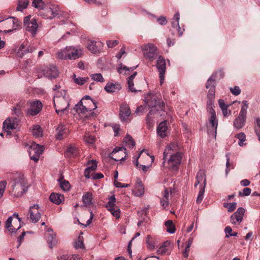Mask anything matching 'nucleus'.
<instances>
[{
	"mask_svg": "<svg viewBox=\"0 0 260 260\" xmlns=\"http://www.w3.org/2000/svg\"><path fill=\"white\" fill-rule=\"evenodd\" d=\"M67 154L71 156H76L78 154V148L76 147L70 146L67 151Z\"/></svg>",
	"mask_w": 260,
	"mask_h": 260,
	"instance_id": "obj_49",
	"label": "nucleus"
},
{
	"mask_svg": "<svg viewBox=\"0 0 260 260\" xmlns=\"http://www.w3.org/2000/svg\"><path fill=\"white\" fill-rule=\"evenodd\" d=\"M87 49L92 53L96 54L100 52L102 47L101 42H96L92 40H88L87 43Z\"/></svg>",
	"mask_w": 260,
	"mask_h": 260,
	"instance_id": "obj_21",
	"label": "nucleus"
},
{
	"mask_svg": "<svg viewBox=\"0 0 260 260\" xmlns=\"http://www.w3.org/2000/svg\"><path fill=\"white\" fill-rule=\"evenodd\" d=\"M31 132L33 136L37 138L42 136L43 134L41 127L38 125H34Z\"/></svg>",
	"mask_w": 260,
	"mask_h": 260,
	"instance_id": "obj_41",
	"label": "nucleus"
},
{
	"mask_svg": "<svg viewBox=\"0 0 260 260\" xmlns=\"http://www.w3.org/2000/svg\"><path fill=\"white\" fill-rule=\"evenodd\" d=\"M170 155L168 161V168L172 171H177L182 158L181 153L178 152V146L176 143L171 142L167 145L164 151V157Z\"/></svg>",
	"mask_w": 260,
	"mask_h": 260,
	"instance_id": "obj_2",
	"label": "nucleus"
},
{
	"mask_svg": "<svg viewBox=\"0 0 260 260\" xmlns=\"http://www.w3.org/2000/svg\"><path fill=\"white\" fill-rule=\"evenodd\" d=\"M160 239L155 236L148 235L146 239V243L147 248L150 250H153L159 247L158 252H161L162 245H160Z\"/></svg>",
	"mask_w": 260,
	"mask_h": 260,
	"instance_id": "obj_14",
	"label": "nucleus"
},
{
	"mask_svg": "<svg viewBox=\"0 0 260 260\" xmlns=\"http://www.w3.org/2000/svg\"><path fill=\"white\" fill-rule=\"evenodd\" d=\"M59 13V8L56 5H51L44 9L39 13L40 15L45 19H52Z\"/></svg>",
	"mask_w": 260,
	"mask_h": 260,
	"instance_id": "obj_12",
	"label": "nucleus"
},
{
	"mask_svg": "<svg viewBox=\"0 0 260 260\" xmlns=\"http://www.w3.org/2000/svg\"><path fill=\"white\" fill-rule=\"evenodd\" d=\"M88 168L91 170V171H94L97 167V162L95 160H91L89 161L87 163Z\"/></svg>",
	"mask_w": 260,
	"mask_h": 260,
	"instance_id": "obj_56",
	"label": "nucleus"
},
{
	"mask_svg": "<svg viewBox=\"0 0 260 260\" xmlns=\"http://www.w3.org/2000/svg\"><path fill=\"white\" fill-rule=\"evenodd\" d=\"M246 119V116L239 114L234 122V126L237 128H242L245 125Z\"/></svg>",
	"mask_w": 260,
	"mask_h": 260,
	"instance_id": "obj_32",
	"label": "nucleus"
},
{
	"mask_svg": "<svg viewBox=\"0 0 260 260\" xmlns=\"http://www.w3.org/2000/svg\"><path fill=\"white\" fill-rule=\"evenodd\" d=\"M226 174H228L231 169H234V165L233 164H231L230 161V154H226Z\"/></svg>",
	"mask_w": 260,
	"mask_h": 260,
	"instance_id": "obj_48",
	"label": "nucleus"
},
{
	"mask_svg": "<svg viewBox=\"0 0 260 260\" xmlns=\"http://www.w3.org/2000/svg\"><path fill=\"white\" fill-rule=\"evenodd\" d=\"M143 152V150L140 152V153L136 158V160L134 161V163L136 167L137 168H141L142 171L145 173L151 167L152 163L153 162L154 160V156H149V154L147 153L146 154V156L145 157V159H146V161H150V163L147 165H139L138 159L140 157L141 155L142 154ZM146 162H144V163H146Z\"/></svg>",
	"mask_w": 260,
	"mask_h": 260,
	"instance_id": "obj_16",
	"label": "nucleus"
},
{
	"mask_svg": "<svg viewBox=\"0 0 260 260\" xmlns=\"http://www.w3.org/2000/svg\"><path fill=\"white\" fill-rule=\"evenodd\" d=\"M29 3V2L28 0H19L16 10L18 11H23L24 9L27 7Z\"/></svg>",
	"mask_w": 260,
	"mask_h": 260,
	"instance_id": "obj_38",
	"label": "nucleus"
},
{
	"mask_svg": "<svg viewBox=\"0 0 260 260\" xmlns=\"http://www.w3.org/2000/svg\"><path fill=\"white\" fill-rule=\"evenodd\" d=\"M124 142L125 146L128 148H133L135 146V142L133 138L128 135H127L124 139Z\"/></svg>",
	"mask_w": 260,
	"mask_h": 260,
	"instance_id": "obj_39",
	"label": "nucleus"
},
{
	"mask_svg": "<svg viewBox=\"0 0 260 260\" xmlns=\"http://www.w3.org/2000/svg\"><path fill=\"white\" fill-rule=\"evenodd\" d=\"M137 73L136 72H135L129 78L127 81V83L128 85V88L130 91L132 92H137L141 91V89H139V86H138L137 84H136V86L138 89H136V88H135L134 87V79H135L136 76L137 75Z\"/></svg>",
	"mask_w": 260,
	"mask_h": 260,
	"instance_id": "obj_30",
	"label": "nucleus"
},
{
	"mask_svg": "<svg viewBox=\"0 0 260 260\" xmlns=\"http://www.w3.org/2000/svg\"><path fill=\"white\" fill-rule=\"evenodd\" d=\"M230 91L235 95H238L241 93V89L238 86H235L233 88L231 87Z\"/></svg>",
	"mask_w": 260,
	"mask_h": 260,
	"instance_id": "obj_60",
	"label": "nucleus"
},
{
	"mask_svg": "<svg viewBox=\"0 0 260 260\" xmlns=\"http://www.w3.org/2000/svg\"><path fill=\"white\" fill-rule=\"evenodd\" d=\"M30 219L32 222H38L41 218V213L38 205H34L29 209Z\"/></svg>",
	"mask_w": 260,
	"mask_h": 260,
	"instance_id": "obj_20",
	"label": "nucleus"
},
{
	"mask_svg": "<svg viewBox=\"0 0 260 260\" xmlns=\"http://www.w3.org/2000/svg\"><path fill=\"white\" fill-rule=\"evenodd\" d=\"M133 192L135 196L138 197L142 196L144 193V186L141 180L139 179H138L137 180L135 188Z\"/></svg>",
	"mask_w": 260,
	"mask_h": 260,
	"instance_id": "obj_28",
	"label": "nucleus"
},
{
	"mask_svg": "<svg viewBox=\"0 0 260 260\" xmlns=\"http://www.w3.org/2000/svg\"><path fill=\"white\" fill-rule=\"evenodd\" d=\"M47 242L50 248H52L56 243L55 235L53 234L52 230H48L46 234Z\"/></svg>",
	"mask_w": 260,
	"mask_h": 260,
	"instance_id": "obj_33",
	"label": "nucleus"
},
{
	"mask_svg": "<svg viewBox=\"0 0 260 260\" xmlns=\"http://www.w3.org/2000/svg\"><path fill=\"white\" fill-rule=\"evenodd\" d=\"M43 147L35 143H32L29 147L28 152L31 159L37 162L40 155L43 152Z\"/></svg>",
	"mask_w": 260,
	"mask_h": 260,
	"instance_id": "obj_13",
	"label": "nucleus"
},
{
	"mask_svg": "<svg viewBox=\"0 0 260 260\" xmlns=\"http://www.w3.org/2000/svg\"><path fill=\"white\" fill-rule=\"evenodd\" d=\"M90 217L87 220V221H86V223L85 224H84V223H80V224H82L83 225H84V227H86L88 225H89L92 222V219L93 218V216H94V215L92 213V211H90Z\"/></svg>",
	"mask_w": 260,
	"mask_h": 260,
	"instance_id": "obj_63",
	"label": "nucleus"
},
{
	"mask_svg": "<svg viewBox=\"0 0 260 260\" xmlns=\"http://www.w3.org/2000/svg\"><path fill=\"white\" fill-rule=\"evenodd\" d=\"M18 125L16 118H8L3 123V129L7 132L15 129Z\"/></svg>",
	"mask_w": 260,
	"mask_h": 260,
	"instance_id": "obj_19",
	"label": "nucleus"
},
{
	"mask_svg": "<svg viewBox=\"0 0 260 260\" xmlns=\"http://www.w3.org/2000/svg\"><path fill=\"white\" fill-rule=\"evenodd\" d=\"M179 19L180 15L178 12L174 15L173 18V21L171 23L172 28L177 31L178 36L180 37L183 34V32L184 30V29H182L180 27L179 24Z\"/></svg>",
	"mask_w": 260,
	"mask_h": 260,
	"instance_id": "obj_25",
	"label": "nucleus"
},
{
	"mask_svg": "<svg viewBox=\"0 0 260 260\" xmlns=\"http://www.w3.org/2000/svg\"><path fill=\"white\" fill-rule=\"evenodd\" d=\"M71 255L64 254L58 257V260H71Z\"/></svg>",
	"mask_w": 260,
	"mask_h": 260,
	"instance_id": "obj_64",
	"label": "nucleus"
},
{
	"mask_svg": "<svg viewBox=\"0 0 260 260\" xmlns=\"http://www.w3.org/2000/svg\"><path fill=\"white\" fill-rule=\"evenodd\" d=\"M159 73L160 84H162V57L159 55L155 65Z\"/></svg>",
	"mask_w": 260,
	"mask_h": 260,
	"instance_id": "obj_34",
	"label": "nucleus"
},
{
	"mask_svg": "<svg viewBox=\"0 0 260 260\" xmlns=\"http://www.w3.org/2000/svg\"><path fill=\"white\" fill-rule=\"evenodd\" d=\"M90 76L91 79L95 81L100 82H104V79L101 73L93 74H92Z\"/></svg>",
	"mask_w": 260,
	"mask_h": 260,
	"instance_id": "obj_50",
	"label": "nucleus"
},
{
	"mask_svg": "<svg viewBox=\"0 0 260 260\" xmlns=\"http://www.w3.org/2000/svg\"><path fill=\"white\" fill-rule=\"evenodd\" d=\"M57 134L56 138L58 140H61L63 137L67 135L68 132V128L67 126L62 123L59 124L56 129Z\"/></svg>",
	"mask_w": 260,
	"mask_h": 260,
	"instance_id": "obj_27",
	"label": "nucleus"
},
{
	"mask_svg": "<svg viewBox=\"0 0 260 260\" xmlns=\"http://www.w3.org/2000/svg\"><path fill=\"white\" fill-rule=\"evenodd\" d=\"M24 24L26 27V30L30 32L34 37L37 34L39 27L37 19L30 15L27 16L24 19Z\"/></svg>",
	"mask_w": 260,
	"mask_h": 260,
	"instance_id": "obj_10",
	"label": "nucleus"
},
{
	"mask_svg": "<svg viewBox=\"0 0 260 260\" xmlns=\"http://www.w3.org/2000/svg\"><path fill=\"white\" fill-rule=\"evenodd\" d=\"M201 184L200 188L202 187V188H205L206 186V178H205V172L203 170H200L197 173L196 176V182L194 184L195 187H196L198 184Z\"/></svg>",
	"mask_w": 260,
	"mask_h": 260,
	"instance_id": "obj_26",
	"label": "nucleus"
},
{
	"mask_svg": "<svg viewBox=\"0 0 260 260\" xmlns=\"http://www.w3.org/2000/svg\"><path fill=\"white\" fill-rule=\"evenodd\" d=\"M245 210L243 208H239L237 211L231 216V221L233 224H239L243 219Z\"/></svg>",
	"mask_w": 260,
	"mask_h": 260,
	"instance_id": "obj_23",
	"label": "nucleus"
},
{
	"mask_svg": "<svg viewBox=\"0 0 260 260\" xmlns=\"http://www.w3.org/2000/svg\"><path fill=\"white\" fill-rule=\"evenodd\" d=\"M49 199L51 202L59 205L64 201V196L61 194L52 193L49 197Z\"/></svg>",
	"mask_w": 260,
	"mask_h": 260,
	"instance_id": "obj_31",
	"label": "nucleus"
},
{
	"mask_svg": "<svg viewBox=\"0 0 260 260\" xmlns=\"http://www.w3.org/2000/svg\"><path fill=\"white\" fill-rule=\"evenodd\" d=\"M119 44V41L117 40H107L106 44L109 48H113Z\"/></svg>",
	"mask_w": 260,
	"mask_h": 260,
	"instance_id": "obj_58",
	"label": "nucleus"
},
{
	"mask_svg": "<svg viewBox=\"0 0 260 260\" xmlns=\"http://www.w3.org/2000/svg\"><path fill=\"white\" fill-rule=\"evenodd\" d=\"M21 218L17 213H15L12 216L8 218L5 227L11 233L17 231L21 228Z\"/></svg>",
	"mask_w": 260,
	"mask_h": 260,
	"instance_id": "obj_9",
	"label": "nucleus"
},
{
	"mask_svg": "<svg viewBox=\"0 0 260 260\" xmlns=\"http://www.w3.org/2000/svg\"><path fill=\"white\" fill-rule=\"evenodd\" d=\"M157 136L160 137V139L162 138V122L159 123L156 129Z\"/></svg>",
	"mask_w": 260,
	"mask_h": 260,
	"instance_id": "obj_61",
	"label": "nucleus"
},
{
	"mask_svg": "<svg viewBox=\"0 0 260 260\" xmlns=\"http://www.w3.org/2000/svg\"><path fill=\"white\" fill-rule=\"evenodd\" d=\"M131 114V111L128 105L123 104L120 107L119 116L123 121H127L128 117Z\"/></svg>",
	"mask_w": 260,
	"mask_h": 260,
	"instance_id": "obj_22",
	"label": "nucleus"
},
{
	"mask_svg": "<svg viewBox=\"0 0 260 260\" xmlns=\"http://www.w3.org/2000/svg\"><path fill=\"white\" fill-rule=\"evenodd\" d=\"M73 78L75 82L80 85H83L85 83H86L87 80H88V77H77L75 74H74L73 75Z\"/></svg>",
	"mask_w": 260,
	"mask_h": 260,
	"instance_id": "obj_42",
	"label": "nucleus"
},
{
	"mask_svg": "<svg viewBox=\"0 0 260 260\" xmlns=\"http://www.w3.org/2000/svg\"><path fill=\"white\" fill-rule=\"evenodd\" d=\"M84 141L87 144H92L95 141V138L94 136L92 135L89 133H87L84 136Z\"/></svg>",
	"mask_w": 260,
	"mask_h": 260,
	"instance_id": "obj_44",
	"label": "nucleus"
},
{
	"mask_svg": "<svg viewBox=\"0 0 260 260\" xmlns=\"http://www.w3.org/2000/svg\"><path fill=\"white\" fill-rule=\"evenodd\" d=\"M166 110L168 111H166L167 116L165 117V119H164V138L170 134V127L169 126V125L170 123L172 122L173 120L172 115L173 111L172 108L168 106L166 107L164 104V111H166Z\"/></svg>",
	"mask_w": 260,
	"mask_h": 260,
	"instance_id": "obj_11",
	"label": "nucleus"
},
{
	"mask_svg": "<svg viewBox=\"0 0 260 260\" xmlns=\"http://www.w3.org/2000/svg\"><path fill=\"white\" fill-rule=\"evenodd\" d=\"M32 6L42 11L45 8L46 5L42 0H33Z\"/></svg>",
	"mask_w": 260,
	"mask_h": 260,
	"instance_id": "obj_40",
	"label": "nucleus"
},
{
	"mask_svg": "<svg viewBox=\"0 0 260 260\" xmlns=\"http://www.w3.org/2000/svg\"><path fill=\"white\" fill-rule=\"evenodd\" d=\"M242 104H243V105L241 107V109L240 110L239 114H241V115H242L244 116H246L247 109L248 108V104L247 102L246 101H243Z\"/></svg>",
	"mask_w": 260,
	"mask_h": 260,
	"instance_id": "obj_53",
	"label": "nucleus"
},
{
	"mask_svg": "<svg viewBox=\"0 0 260 260\" xmlns=\"http://www.w3.org/2000/svg\"><path fill=\"white\" fill-rule=\"evenodd\" d=\"M125 150L126 149L123 147L115 148L110 154V157L116 161L122 160L126 155Z\"/></svg>",
	"mask_w": 260,
	"mask_h": 260,
	"instance_id": "obj_18",
	"label": "nucleus"
},
{
	"mask_svg": "<svg viewBox=\"0 0 260 260\" xmlns=\"http://www.w3.org/2000/svg\"><path fill=\"white\" fill-rule=\"evenodd\" d=\"M121 88L120 84L118 83L109 82L106 84L104 88L107 92L111 93L119 91Z\"/></svg>",
	"mask_w": 260,
	"mask_h": 260,
	"instance_id": "obj_29",
	"label": "nucleus"
},
{
	"mask_svg": "<svg viewBox=\"0 0 260 260\" xmlns=\"http://www.w3.org/2000/svg\"><path fill=\"white\" fill-rule=\"evenodd\" d=\"M236 138L239 139L238 144L240 146H243L246 144H244L243 142L246 140V136L243 133H240L237 134L235 136Z\"/></svg>",
	"mask_w": 260,
	"mask_h": 260,
	"instance_id": "obj_47",
	"label": "nucleus"
},
{
	"mask_svg": "<svg viewBox=\"0 0 260 260\" xmlns=\"http://www.w3.org/2000/svg\"><path fill=\"white\" fill-rule=\"evenodd\" d=\"M54 106L56 113L60 116L68 113L69 96L64 90L58 91L54 96Z\"/></svg>",
	"mask_w": 260,
	"mask_h": 260,
	"instance_id": "obj_3",
	"label": "nucleus"
},
{
	"mask_svg": "<svg viewBox=\"0 0 260 260\" xmlns=\"http://www.w3.org/2000/svg\"><path fill=\"white\" fill-rule=\"evenodd\" d=\"M145 105L148 108H151L149 113L147 120L150 115L154 114L156 117L158 115L161 116V111L162 110V106L160 105V95H157L156 94H150L145 98Z\"/></svg>",
	"mask_w": 260,
	"mask_h": 260,
	"instance_id": "obj_5",
	"label": "nucleus"
},
{
	"mask_svg": "<svg viewBox=\"0 0 260 260\" xmlns=\"http://www.w3.org/2000/svg\"><path fill=\"white\" fill-rule=\"evenodd\" d=\"M144 57L150 61H153L157 56V47L153 43H148L141 47Z\"/></svg>",
	"mask_w": 260,
	"mask_h": 260,
	"instance_id": "obj_8",
	"label": "nucleus"
},
{
	"mask_svg": "<svg viewBox=\"0 0 260 260\" xmlns=\"http://www.w3.org/2000/svg\"><path fill=\"white\" fill-rule=\"evenodd\" d=\"M42 104L40 101H34L29 102V108L27 110L26 114L35 116L40 112L42 109Z\"/></svg>",
	"mask_w": 260,
	"mask_h": 260,
	"instance_id": "obj_17",
	"label": "nucleus"
},
{
	"mask_svg": "<svg viewBox=\"0 0 260 260\" xmlns=\"http://www.w3.org/2000/svg\"><path fill=\"white\" fill-rule=\"evenodd\" d=\"M74 247L76 249L84 248L83 243V237L82 236H79L78 237V239L74 243Z\"/></svg>",
	"mask_w": 260,
	"mask_h": 260,
	"instance_id": "obj_45",
	"label": "nucleus"
},
{
	"mask_svg": "<svg viewBox=\"0 0 260 260\" xmlns=\"http://www.w3.org/2000/svg\"><path fill=\"white\" fill-rule=\"evenodd\" d=\"M93 199L92 194L91 192H87L82 197V201L85 206H89L92 205V200Z\"/></svg>",
	"mask_w": 260,
	"mask_h": 260,
	"instance_id": "obj_36",
	"label": "nucleus"
},
{
	"mask_svg": "<svg viewBox=\"0 0 260 260\" xmlns=\"http://www.w3.org/2000/svg\"><path fill=\"white\" fill-rule=\"evenodd\" d=\"M96 108V103L89 95H85L76 105L74 109L81 118L86 119L95 116L92 110Z\"/></svg>",
	"mask_w": 260,
	"mask_h": 260,
	"instance_id": "obj_1",
	"label": "nucleus"
},
{
	"mask_svg": "<svg viewBox=\"0 0 260 260\" xmlns=\"http://www.w3.org/2000/svg\"><path fill=\"white\" fill-rule=\"evenodd\" d=\"M83 54V48L79 46H68L56 53L58 59L75 60Z\"/></svg>",
	"mask_w": 260,
	"mask_h": 260,
	"instance_id": "obj_4",
	"label": "nucleus"
},
{
	"mask_svg": "<svg viewBox=\"0 0 260 260\" xmlns=\"http://www.w3.org/2000/svg\"><path fill=\"white\" fill-rule=\"evenodd\" d=\"M44 75L50 79L55 78L58 75V71L55 67H45L43 70Z\"/></svg>",
	"mask_w": 260,
	"mask_h": 260,
	"instance_id": "obj_24",
	"label": "nucleus"
},
{
	"mask_svg": "<svg viewBox=\"0 0 260 260\" xmlns=\"http://www.w3.org/2000/svg\"><path fill=\"white\" fill-rule=\"evenodd\" d=\"M21 107L22 106L20 105H17L16 106L14 107L12 109V114L18 117L22 116L23 114L21 110Z\"/></svg>",
	"mask_w": 260,
	"mask_h": 260,
	"instance_id": "obj_46",
	"label": "nucleus"
},
{
	"mask_svg": "<svg viewBox=\"0 0 260 260\" xmlns=\"http://www.w3.org/2000/svg\"><path fill=\"white\" fill-rule=\"evenodd\" d=\"M28 186L27 180L22 177L15 181L12 189L10 190V194L13 197L19 198L27 190Z\"/></svg>",
	"mask_w": 260,
	"mask_h": 260,
	"instance_id": "obj_6",
	"label": "nucleus"
},
{
	"mask_svg": "<svg viewBox=\"0 0 260 260\" xmlns=\"http://www.w3.org/2000/svg\"><path fill=\"white\" fill-rule=\"evenodd\" d=\"M251 191V189L250 188L246 187L243 189L242 192L239 191V195L241 197L247 196L250 194Z\"/></svg>",
	"mask_w": 260,
	"mask_h": 260,
	"instance_id": "obj_57",
	"label": "nucleus"
},
{
	"mask_svg": "<svg viewBox=\"0 0 260 260\" xmlns=\"http://www.w3.org/2000/svg\"><path fill=\"white\" fill-rule=\"evenodd\" d=\"M20 20L15 17H11L5 20L0 21V26L4 29V32L8 33L18 29L21 26ZM2 30H0V32Z\"/></svg>",
	"mask_w": 260,
	"mask_h": 260,
	"instance_id": "obj_7",
	"label": "nucleus"
},
{
	"mask_svg": "<svg viewBox=\"0 0 260 260\" xmlns=\"http://www.w3.org/2000/svg\"><path fill=\"white\" fill-rule=\"evenodd\" d=\"M204 192H205V188H202V187H201L200 188V190L199 192L198 198L197 199V203L198 204L201 203V202L202 201L203 198H204Z\"/></svg>",
	"mask_w": 260,
	"mask_h": 260,
	"instance_id": "obj_55",
	"label": "nucleus"
},
{
	"mask_svg": "<svg viewBox=\"0 0 260 260\" xmlns=\"http://www.w3.org/2000/svg\"><path fill=\"white\" fill-rule=\"evenodd\" d=\"M116 202V199L114 196H112L109 199V201L106 205V207L108 210H114V208H115Z\"/></svg>",
	"mask_w": 260,
	"mask_h": 260,
	"instance_id": "obj_43",
	"label": "nucleus"
},
{
	"mask_svg": "<svg viewBox=\"0 0 260 260\" xmlns=\"http://www.w3.org/2000/svg\"><path fill=\"white\" fill-rule=\"evenodd\" d=\"M165 225L167 228L166 230L168 233L173 234L175 232V226L172 220H168L166 221L165 222Z\"/></svg>",
	"mask_w": 260,
	"mask_h": 260,
	"instance_id": "obj_37",
	"label": "nucleus"
},
{
	"mask_svg": "<svg viewBox=\"0 0 260 260\" xmlns=\"http://www.w3.org/2000/svg\"><path fill=\"white\" fill-rule=\"evenodd\" d=\"M224 207L228 209V212H232L236 208L237 203L235 202L229 204L224 203Z\"/></svg>",
	"mask_w": 260,
	"mask_h": 260,
	"instance_id": "obj_51",
	"label": "nucleus"
},
{
	"mask_svg": "<svg viewBox=\"0 0 260 260\" xmlns=\"http://www.w3.org/2000/svg\"><path fill=\"white\" fill-rule=\"evenodd\" d=\"M206 87L207 89H211L213 88V89L215 88V80L213 79L212 77H211L208 80L206 84Z\"/></svg>",
	"mask_w": 260,
	"mask_h": 260,
	"instance_id": "obj_52",
	"label": "nucleus"
},
{
	"mask_svg": "<svg viewBox=\"0 0 260 260\" xmlns=\"http://www.w3.org/2000/svg\"><path fill=\"white\" fill-rule=\"evenodd\" d=\"M7 182L6 181L0 182V199L3 197L5 192Z\"/></svg>",
	"mask_w": 260,
	"mask_h": 260,
	"instance_id": "obj_59",
	"label": "nucleus"
},
{
	"mask_svg": "<svg viewBox=\"0 0 260 260\" xmlns=\"http://www.w3.org/2000/svg\"><path fill=\"white\" fill-rule=\"evenodd\" d=\"M60 187L62 190L68 191L70 188V184L69 181L63 180L60 182Z\"/></svg>",
	"mask_w": 260,
	"mask_h": 260,
	"instance_id": "obj_54",
	"label": "nucleus"
},
{
	"mask_svg": "<svg viewBox=\"0 0 260 260\" xmlns=\"http://www.w3.org/2000/svg\"><path fill=\"white\" fill-rule=\"evenodd\" d=\"M208 112L210 114V117L209 118V125L210 127L209 129V133L213 134H215L216 135V131L217 127L218 125V120L216 118V113L213 109V108L209 107L208 109H207Z\"/></svg>",
	"mask_w": 260,
	"mask_h": 260,
	"instance_id": "obj_15",
	"label": "nucleus"
},
{
	"mask_svg": "<svg viewBox=\"0 0 260 260\" xmlns=\"http://www.w3.org/2000/svg\"><path fill=\"white\" fill-rule=\"evenodd\" d=\"M125 47L124 45L123 46V47L120 49V51L118 52V53L116 55V57L118 59H120L124 54L125 53Z\"/></svg>",
	"mask_w": 260,
	"mask_h": 260,
	"instance_id": "obj_62",
	"label": "nucleus"
},
{
	"mask_svg": "<svg viewBox=\"0 0 260 260\" xmlns=\"http://www.w3.org/2000/svg\"><path fill=\"white\" fill-rule=\"evenodd\" d=\"M208 102H207V109L209 107L213 108L214 106V100L215 98V89L213 88L209 89L208 93L207 95Z\"/></svg>",
	"mask_w": 260,
	"mask_h": 260,
	"instance_id": "obj_35",
	"label": "nucleus"
}]
</instances>
